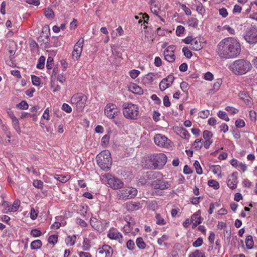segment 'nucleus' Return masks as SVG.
<instances>
[{
    "instance_id": "4c0bfd02",
    "label": "nucleus",
    "mask_w": 257,
    "mask_h": 257,
    "mask_svg": "<svg viewBox=\"0 0 257 257\" xmlns=\"http://www.w3.org/2000/svg\"><path fill=\"white\" fill-rule=\"evenodd\" d=\"M188 24L190 26L196 28L198 24V20L195 18H191L189 19Z\"/></svg>"
},
{
    "instance_id": "39448f33",
    "label": "nucleus",
    "mask_w": 257,
    "mask_h": 257,
    "mask_svg": "<svg viewBox=\"0 0 257 257\" xmlns=\"http://www.w3.org/2000/svg\"><path fill=\"white\" fill-rule=\"evenodd\" d=\"M123 113L127 119H136L139 116L138 106L132 103H124L122 104Z\"/></svg>"
},
{
    "instance_id": "a18cd8bd",
    "label": "nucleus",
    "mask_w": 257,
    "mask_h": 257,
    "mask_svg": "<svg viewBox=\"0 0 257 257\" xmlns=\"http://www.w3.org/2000/svg\"><path fill=\"white\" fill-rule=\"evenodd\" d=\"M33 184L37 188L42 189L43 188V182L40 180H34Z\"/></svg>"
},
{
    "instance_id": "69168bd1",
    "label": "nucleus",
    "mask_w": 257,
    "mask_h": 257,
    "mask_svg": "<svg viewBox=\"0 0 257 257\" xmlns=\"http://www.w3.org/2000/svg\"><path fill=\"white\" fill-rule=\"evenodd\" d=\"M62 109L67 113H70L72 111L71 107L67 103H64L62 105Z\"/></svg>"
},
{
    "instance_id": "c756f323",
    "label": "nucleus",
    "mask_w": 257,
    "mask_h": 257,
    "mask_svg": "<svg viewBox=\"0 0 257 257\" xmlns=\"http://www.w3.org/2000/svg\"><path fill=\"white\" fill-rule=\"evenodd\" d=\"M76 238V237L75 235L67 236L65 239L66 243L70 246L73 245L75 244Z\"/></svg>"
},
{
    "instance_id": "7ed1b4c3",
    "label": "nucleus",
    "mask_w": 257,
    "mask_h": 257,
    "mask_svg": "<svg viewBox=\"0 0 257 257\" xmlns=\"http://www.w3.org/2000/svg\"><path fill=\"white\" fill-rule=\"evenodd\" d=\"M97 163L103 170L108 171L112 165V159L109 151L104 150L98 154L96 157Z\"/></svg>"
},
{
    "instance_id": "13d9d810",
    "label": "nucleus",
    "mask_w": 257,
    "mask_h": 257,
    "mask_svg": "<svg viewBox=\"0 0 257 257\" xmlns=\"http://www.w3.org/2000/svg\"><path fill=\"white\" fill-rule=\"evenodd\" d=\"M135 243L133 240L130 239L126 242L127 248L131 250H133L135 247Z\"/></svg>"
},
{
    "instance_id": "052dcab7",
    "label": "nucleus",
    "mask_w": 257,
    "mask_h": 257,
    "mask_svg": "<svg viewBox=\"0 0 257 257\" xmlns=\"http://www.w3.org/2000/svg\"><path fill=\"white\" fill-rule=\"evenodd\" d=\"M140 73V72L139 70L134 69V70H131L130 72V75L132 78L135 79L138 76V75H139Z\"/></svg>"
},
{
    "instance_id": "3c124183",
    "label": "nucleus",
    "mask_w": 257,
    "mask_h": 257,
    "mask_svg": "<svg viewBox=\"0 0 257 257\" xmlns=\"http://www.w3.org/2000/svg\"><path fill=\"white\" fill-rule=\"evenodd\" d=\"M203 239L201 237H199L196 240H195L193 243V246L194 247H199V246H200L202 244H203Z\"/></svg>"
},
{
    "instance_id": "0e129e2a",
    "label": "nucleus",
    "mask_w": 257,
    "mask_h": 257,
    "mask_svg": "<svg viewBox=\"0 0 257 257\" xmlns=\"http://www.w3.org/2000/svg\"><path fill=\"white\" fill-rule=\"evenodd\" d=\"M199 115L200 117L205 118L209 115V111L208 110H202L199 113Z\"/></svg>"
},
{
    "instance_id": "58836bf2",
    "label": "nucleus",
    "mask_w": 257,
    "mask_h": 257,
    "mask_svg": "<svg viewBox=\"0 0 257 257\" xmlns=\"http://www.w3.org/2000/svg\"><path fill=\"white\" fill-rule=\"evenodd\" d=\"M157 75V74L154 73H149L146 75L145 79L149 83H152L155 79V77Z\"/></svg>"
},
{
    "instance_id": "864d4df0",
    "label": "nucleus",
    "mask_w": 257,
    "mask_h": 257,
    "mask_svg": "<svg viewBox=\"0 0 257 257\" xmlns=\"http://www.w3.org/2000/svg\"><path fill=\"white\" fill-rule=\"evenodd\" d=\"M235 125L237 127L242 128L245 126V122L243 119H237L235 121Z\"/></svg>"
},
{
    "instance_id": "b1692460",
    "label": "nucleus",
    "mask_w": 257,
    "mask_h": 257,
    "mask_svg": "<svg viewBox=\"0 0 257 257\" xmlns=\"http://www.w3.org/2000/svg\"><path fill=\"white\" fill-rule=\"evenodd\" d=\"M164 55L165 60L169 62H173L175 60V56L173 52L170 53L167 51H164Z\"/></svg>"
},
{
    "instance_id": "6ab92c4d",
    "label": "nucleus",
    "mask_w": 257,
    "mask_h": 257,
    "mask_svg": "<svg viewBox=\"0 0 257 257\" xmlns=\"http://www.w3.org/2000/svg\"><path fill=\"white\" fill-rule=\"evenodd\" d=\"M202 43L200 40L196 38H194L193 42H192L190 49L195 51H199L202 49Z\"/></svg>"
},
{
    "instance_id": "338daca9",
    "label": "nucleus",
    "mask_w": 257,
    "mask_h": 257,
    "mask_svg": "<svg viewBox=\"0 0 257 257\" xmlns=\"http://www.w3.org/2000/svg\"><path fill=\"white\" fill-rule=\"evenodd\" d=\"M41 234V232L37 229H33L31 231V234L34 237H39Z\"/></svg>"
},
{
    "instance_id": "680f3d73",
    "label": "nucleus",
    "mask_w": 257,
    "mask_h": 257,
    "mask_svg": "<svg viewBox=\"0 0 257 257\" xmlns=\"http://www.w3.org/2000/svg\"><path fill=\"white\" fill-rule=\"evenodd\" d=\"M249 115L251 121L255 122L256 120V113L254 110H250Z\"/></svg>"
},
{
    "instance_id": "ea45409f",
    "label": "nucleus",
    "mask_w": 257,
    "mask_h": 257,
    "mask_svg": "<svg viewBox=\"0 0 257 257\" xmlns=\"http://www.w3.org/2000/svg\"><path fill=\"white\" fill-rule=\"evenodd\" d=\"M32 82L34 85L39 86L40 84L41 79L39 77L35 76L32 75L31 76Z\"/></svg>"
},
{
    "instance_id": "6e6552de",
    "label": "nucleus",
    "mask_w": 257,
    "mask_h": 257,
    "mask_svg": "<svg viewBox=\"0 0 257 257\" xmlns=\"http://www.w3.org/2000/svg\"><path fill=\"white\" fill-rule=\"evenodd\" d=\"M105 178L109 187L114 190H118L123 187V182L119 179L114 177L109 173H106L103 175Z\"/></svg>"
},
{
    "instance_id": "79ce46f5",
    "label": "nucleus",
    "mask_w": 257,
    "mask_h": 257,
    "mask_svg": "<svg viewBox=\"0 0 257 257\" xmlns=\"http://www.w3.org/2000/svg\"><path fill=\"white\" fill-rule=\"evenodd\" d=\"M194 165L195 167L196 173L199 175L202 174L203 171L199 162L198 161H196L194 164Z\"/></svg>"
},
{
    "instance_id": "f03ea898",
    "label": "nucleus",
    "mask_w": 257,
    "mask_h": 257,
    "mask_svg": "<svg viewBox=\"0 0 257 257\" xmlns=\"http://www.w3.org/2000/svg\"><path fill=\"white\" fill-rule=\"evenodd\" d=\"M252 65L250 62L244 59L233 61L229 66V69L235 75H243L251 70Z\"/></svg>"
},
{
    "instance_id": "cd10ccee",
    "label": "nucleus",
    "mask_w": 257,
    "mask_h": 257,
    "mask_svg": "<svg viewBox=\"0 0 257 257\" xmlns=\"http://www.w3.org/2000/svg\"><path fill=\"white\" fill-rule=\"evenodd\" d=\"M245 244L248 249H251L253 247L254 242L251 235H248L245 239Z\"/></svg>"
},
{
    "instance_id": "aec40b11",
    "label": "nucleus",
    "mask_w": 257,
    "mask_h": 257,
    "mask_svg": "<svg viewBox=\"0 0 257 257\" xmlns=\"http://www.w3.org/2000/svg\"><path fill=\"white\" fill-rule=\"evenodd\" d=\"M128 90L133 93L141 95L143 94V90L141 87L136 84L130 85Z\"/></svg>"
},
{
    "instance_id": "bb28decb",
    "label": "nucleus",
    "mask_w": 257,
    "mask_h": 257,
    "mask_svg": "<svg viewBox=\"0 0 257 257\" xmlns=\"http://www.w3.org/2000/svg\"><path fill=\"white\" fill-rule=\"evenodd\" d=\"M42 243L41 240L39 239L35 240L31 243V248L32 249H39L41 247Z\"/></svg>"
},
{
    "instance_id": "c85d7f7f",
    "label": "nucleus",
    "mask_w": 257,
    "mask_h": 257,
    "mask_svg": "<svg viewBox=\"0 0 257 257\" xmlns=\"http://www.w3.org/2000/svg\"><path fill=\"white\" fill-rule=\"evenodd\" d=\"M136 242L138 247L140 249H143L146 248V244L144 242L142 237L138 238Z\"/></svg>"
},
{
    "instance_id": "5701e85b",
    "label": "nucleus",
    "mask_w": 257,
    "mask_h": 257,
    "mask_svg": "<svg viewBox=\"0 0 257 257\" xmlns=\"http://www.w3.org/2000/svg\"><path fill=\"white\" fill-rule=\"evenodd\" d=\"M54 178L60 182L64 183L69 181L71 177L69 175L55 174Z\"/></svg>"
},
{
    "instance_id": "e2e57ef3",
    "label": "nucleus",
    "mask_w": 257,
    "mask_h": 257,
    "mask_svg": "<svg viewBox=\"0 0 257 257\" xmlns=\"http://www.w3.org/2000/svg\"><path fill=\"white\" fill-rule=\"evenodd\" d=\"M181 8L185 12V14L187 16H190L191 15V11L187 8L186 5L182 4L180 5Z\"/></svg>"
},
{
    "instance_id": "bf43d9fd",
    "label": "nucleus",
    "mask_w": 257,
    "mask_h": 257,
    "mask_svg": "<svg viewBox=\"0 0 257 257\" xmlns=\"http://www.w3.org/2000/svg\"><path fill=\"white\" fill-rule=\"evenodd\" d=\"M212 136H213V134H212V133L211 132H209L207 130L204 131L203 132V137L204 139H206V140L209 139L211 138H212Z\"/></svg>"
},
{
    "instance_id": "473e14b6",
    "label": "nucleus",
    "mask_w": 257,
    "mask_h": 257,
    "mask_svg": "<svg viewBox=\"0 0 257 257\" xmlns=\"http://www.w3.org/2000/svg\"><path fill=\"white\" fill-rule=\"evenodd\" d=\"M45 62V57L43 56H41L38 60L37 68L40 69L44 68Z\"/></svg>"
},
{
    "instance_id": "9d476101",
    "label": "nucleus",
    "mask_w": 257,
    "mask_h": 257,
    "mask_svg": "<svg viewBox=\"0 0 257 257\" xmlns=\"http://www.w3.org/2000/svg\"><path fill=\"white\" fill-rule=\"evenodd\" d=\"M245 40L249 44L257 42V27L252 26L248 29L244 35Z\"/></svg>"
},
{
    "instance_id": "393cba45",
    "label": "nucleus",
    "mask_w": 257,
    "mask_h": 257,
    "mask_svg": "<svg viewBox=\"0 0 257 257\" xmlns=\"http://www.w3.org/2000/svg\"><path fill=\"white\" fill-rule=\"evenodd\" d=\"M238 96L240 99L243 100L246 104H249L250 102L251 98L249 96L247 93L244 91H240L238 93Z\"/></svg>"
},
{
    "instance_id": "0eeeda50",
    "label": "nucleus",
    "mask_w": 257,
    "mask_h": 257,
    "mask_svg": "<svg viewBox=\"0 0 257 257\" xmlns=\"http://www.w3.org/2000/svg\"><path fill=\"white\" fill-rule=\"evenodd\" d=\"M87 97L81 93L74 94L71 98V102L76 105L77 110L81 111L85 107Z\"/></svg>"
},
{
    "instance_id": "4be33fe9",
    "label": "nucleus",
    "mask_w": 257,
    "mask_h": 257,
    "mask_svg": "<svg viewBox=\"0 0 257 257\" xmlns=\"http://www.w3.org/2000/svg\"><path fill=\"white\" fill-rule=\"evenodd\" d=\"M222 81L221 79H217L216 81L214 83L212 88L209 90V93L212 94H214L215 92L218 91L222 84Z\"/></svg>"
},
{
    "instance_id": "f3484780",
    "label": "nucleus",
    "mask_w": 257,
    "mask_h": 257,
    "mask_svg": "<svg viewBox=\"0 0 257 257\" xmlns=\"http://www.w3.org/2000/svg\"><path fill=\"white\" fill-rule=\"evenodd\" d=\"M203 218L200 216V211L199 210L191 216V222L193 223L192 228H195L202 222Z\"/></svg>"
},
{
    "instance_id": "a878e982",
    "label": "nucleus",
    "mask_w": 257,
    "mask_h": 257,
    "mask_svg": "<svg viewBox=\"0 0 257 257\" xmlns=\"http://www.w3.org/2000/svg\"><path fill=\"white\" fill-rule=\"evenodd\" d=\"M90 223L91 226L95 229H99L100 222L96 218L91 217L90 220Z\"/></svg>"
},
{
    "instance_id": "37998d69",
    "label": "nucleus",
    "mask_w": 257,
    "mask_h": 257,
    "mask_svg": "<svg viewBox=\"0 0 257 257\" xmlns=\"http://www.w3.org/2000/svg\"><path fill=\"white\" fill-rule=\"evenodd\" d=\"M14 119L12 120L14 127L18 133H20L21 131L19 120L17 118H14Z\"/></svg>"
},
{
    "instance_id": "dca6fc26",
    "label": "nucleus",
    "mask_w": 257,
    "mask_h": 257,
    "mask_svg": "<svg viewBox=\"0 0 257 257\" xmlns=\"http://www.w3.org/2000/svg\"><path fill=\"white\" fill-rule=\"evenodd\" d=\"M107 237L111 239L117 240L120 243L123 242V237L122 234L114 228L109 230Z\"/></svg>"
},
{
    "instance_id": "1a4fd4ad",
    "label": "nucleus",
    "mask_w": 257,
    "mask_h": 257,
    "mask_svg": "<svg viewBox=\"0 0 257 257\" xmlns=\"http://www.w3.org/2000/svg\"><path fill=\"white\" fill-rule=\"evenodd\" d=\"M138 190L134 187L124 188L119 190L117 193V196L119 200H127L134 198L136 196Z\"/></svg>"
},
{
    "instance_id": "ddd939ff",
    "label": "nucleus",
    "mask_w": 257,
    "mask_h": 257,
    "mask_svg": "<svg viewBox=\"0 0 257 257\" xmlns=\"http://www.w3.org/2000/svg\"><path fill=\"white\" fill-rule=\"evenodd\" d=\"M84 40L83 38H80L78 42L74 46L73 51L72 52V57L74 59L77 60L80 56L82 51Z\"/></svg>"
},
{
    "instance_id": "f8f14e48",
    "label": "nucleus",
    "mask_w": 257,
    "mask_h": 257,
    "mask_svg": "<svg viewBox=\"0 0 257 257\" xmlns=\"http://www.w3.org/2000/svg\"><path fill=\"white\" fill-rule=\"evenodd\" d=\"M113 253L112 248L107 244L103 245L97 251V255L98 257H112Z\"/></svg>"
},
{
    "instance_id": "a211bd4d",
    "label": "nucleus",
    "mask_w": 257,
    "mask_h": 257,
    "mask_svg": "<svg viewBox=\"0 0 257 257\" xmlns=\"http://www.w3.org/2000/svg\"><path fill=\"white\" fill-rule=\"evenodd\" d=\"M237 172L233 173L230 177L227 180V185L230 189H234L236 188L237 183Z\"/></svg>"
},
{
    "instance_id": "a19ab883",
    "label": "nucleus",
    "mask_w": 257,
    "mask_h": 257,
    "mask_svg": "<svg viewBox=\"0 0 257 257\" xmlns=\"http://www.w3.org/2000/svg\"><path fill=\"white\" fill-rule=\"evenodd\" d=\"M208 184L209 186L213 187L215 189H217L219 187V183L213 180H210L208 182Z\"/></svg>"
},
{
    "instance_id": "412c9836",
    "label": "nucleus",
    "mask_w": 257,
    "mask_h": 257,
    "mask_svg": "<svg viewBox=\"0 0 257 257\" xmlns=\"http://www.w3.org/2000/svg\"><path fill=\"white\" fill-rule=\"evenodd\" d=\"M126 207L128 211H133L138 210L140 208V203L136 202H129L126 203Z\"/></svg>"
},
{
    "instance_id": "f704fd0d",
    "label": "nucleus",
    "mask_w": 257,
    "mask_h": 257,
    "mask_svg": "<svg viewBox=\"0 0 257 257\" xmlns=\"http://www.w3.org/2000/svg\"><path fill=\"white\" fill-rule=\"evenodd\" d=\"M45 16L46 18L50 19H53L54 17V13L52 9H47L44 12Z\"/></svg>"
},
{
    "instance_id": "72a5a7b5",
    "label": "nucleus",
    "mask_w": 257,
    "mask_h": 257,
    "mask_svg": "<svg viewBox=\"0 0 257 257\" xmlns=\"http://www.w3.org/2000/svg\"><path fill=\"white\" fill-rule=\"evenodd\" d=\"M212 169L213 173L217 175H220L221 174V167L219 165H212L210 167Z\"/></svg>"
},
{
    "instance_id": "4d7b16f0",
    "label": "nucleus",
    "mask_w": 257,
    "mask_h": 257,
    "mask_svg": "<svg viewBox=\"0 0 257 257\" xmlns=\"http://www.w3.org/2000/svg\"><path fill=\"white\" fill-rule=\"evenodd\" d=\"M184 31H185V28L183 26H181V25L178 26L177 27V29L176 31V35L178 36H181V34H182L184 33Z\"/></svg>"
},
{
    "instance_id": "c9c22d12",
    "label": "nucleus",
    "mask_w": 257,
    "mask_h": 257,
    "mask_svg": "<svg viewBox=\"0 0 257 257\" xmlns=\"http://www.w3.org/2000/svg\"><path fill=\"white\" fill-rule=\"evenodd\" d=\"M217 115L218 117L222 119H223L226 121H228L229 120V118L225 111H219Z\"/></svg>"
},
{
    "instance_id": "49530a36",
    "label": "nucleus",
    "mask_w": 257,
    "mask_h": 257,
    "mask_svg": "<svg viewBox=\"0 0 257 257\" xmlns=\"http://www.w3.org/2000/svg\"><path fill=\"white\" fill-rule=\"evenodd\" d=\"M17 106L21 109H27L28 108L29 105L26 101L23 100L18 104Z\"/></svg>"
},
{
    "instance_id": "774afa93",
    "label": "nucleus",
    "mask_w": 257,
    "mask_h": 257,
    "mask_svg": "<svg viewBox=\"0 0 257 257\" xmlns=\"http://www.w3.org/2000/svg\"><path fill=\"white\" fill-rule=\"evenodd\" d=\"M78 254L79 257H92L91 254L88 252L80 251Z\"/></svg>"
},
{
    "instance_id": "f257e3e1",
    "label": "nucleus",
    "mask_w": 257,
    "mask_h": 257,
    "mask_svg": "<svg viewBox=\"0 0 257 257\" xmlns=\"http://www.w3.org/2000/svg\"><path fill=\"white\" fill-rule=\"evenodd\" d=\"M240 43L236 39L231 37L223 39L217 46L216 52L221 58H236L240 54Z\"/></svg>"
},
{
    "instance_id": "2f4dec72",
    "label": "nucleus",
    "mask_w": 257,
    "mask_h": 257,
    "mask_svg": "<svg viewBox=\"0 0 257 257\" xmlns=\"http://www.w3.org/2000/svg\"><path fill=\"white\" fill-rule=\"evenodd\" d=\"M156 219V223L158 225H165L166 223L165 219L161 216L160 214H156L155 216Z\"/></svg>"
},
{
    "instance_id": "5fc2aeb1",
    "label": "nucleus",
    "mask_w": 257,
    "mask_h": 257,
    "mask_svg": "<svg viewBox=\"0 0 257 257\" xmlns=\"http://www.w3.org/2000/svg\"><path fill=\"white\" fill-rule=\"evenodd\" d=\"M180 87L183 92H187L189 88V84L185 81H183L180 84Z\"/></svg>"
},
{
    "instance_id": "603ef678",
    "label": "nucleus",
    "mask_w": 257,
    "mask_h": 257,
    "mask_svg": "<svg viewBox=\"0 0 257 257\" xmlns=\"http://www.w3.org/2000/svg\"><path fill=\"white\" fill-rule=\"evenodd\" d=\"M168 239V236L166 235H163L158 239V243L160 245L162 246L164 244V241Z\"/></svg>"
},
{
    "instance_id": "c03bdc74",
    "label": "nucleus",
    "mask_w": 257,
    "mask_h": 257,
    "mask_svg": "<svg viewBox=\"0 0 257 257\" xmlns=\"http://www.w3.org/2000/svg\"><path fill=\"white\" fill-rule=\"evenodd\" d=\"M182 52L184 56L187 58H190L192 56L191 51L187 47H184L182 49Z\"/></svg>"
},
{
    "instance_id": "4468645a",
    "label": "nucleus",
    "mask_w": 257,
    "mask_h": 257,
    "mask_svg": "<svg viewBox=\"0 0 257 257\" xmlns=\"http://www.w3.org/2000/svg\"><path fill=\"white\" fill-rule=\"evenodd\" d=\"M174 77L173 75H169L166 78H164L160 83L159 87L161 91H164L170 87L174 80Z\"/></svg>"
},
{
    "instance_id": "20e7f679",
    "label": "nucleus",
    "mask_w": 257,
    "mask_h": 257,
    "mask_svg": "<svg viewBox=\"0 0 257 257\" xmlns=\"http://www.w3.org/2000/svg\"><path fill=\"white\" fill-rule=\"evenodd\" d=\"M148 158L151 163L152 166H151V168L154 169H162L166 164L167 161V156L164 153L153 154L149 155Z\"/></svg>"
},
{
    "instance_id": "09e8293b",
    "label": "nucleus",
    "mask_w": 257,
    "mask_h": 257,
    "mask_svg": "<svg viewBox=\"0 0 257 257\" xmlns=\"http://www.w3.org/2000/svg\"><path fill=\"white\" fill-rule=\"evenodd\" d=\"M53 58L52 57H49L47 59L46 67L48 69H51L53 66Z\"/></svg>"
},
{
    "instance_id": "2eb2a0df",
    "label": "nucleus",
    "mask_w": 257,
    "mask_h": 257,
    "mask_svg": "<svg viewBox=\"0 0 257 257\" xmlns=\"http://www.w3.org/2000/svg\"><path fill=\"white\" fill-rule=\"evenodd\" d=\"M152 187L155 189L164 190L170 187V184L164 180L157 179L153 181L151 184Z\"/></svg>"
},
{
    "instance_id": "6e6d98bb",
    "label": "nucleus",
    "mask_w": 257,
    "mask_h": 257,
    "mask_svg": "<svg viewBox=\"0 0 257 257\" xmlns=\"http://www.w3.org/2000/svg\"><path fill=\"white\" fill-rule=\"evenodd\" d=\"M180 136L184 139H188L189 137V134L185 128H182L180 132Z\"/></svg>"
},
{
    "instance_id": "de8ad7c7",
    "label": "nucleus",
    "mask_w": 257,
    "mask_h": 257,
    "mask_svg": "<svg viewBox=\"0 0 257 257\" xmlns=\"http://www.w3.org/2000/svg\"><path fill=\"white\" fill-rule=\"evenodd\" d=\"M58 240L57 235H52L49 237L48 242L52 244H55L57 243Z\"/></svg>"
},
{
    "instance_id": "8fccbe9b",
    "label": "nucleus",
    "mask_w": 257,
    "mask_h": 257,
    "mask_svg": "<svg viewBox=\"0 0 257 257\" xmlns=\"http://www.w3.org/2000/svg\"><path fill=\"white\" fill-rule=\"evenodd\" d=\"M20 205V202L18 200H16L13 203V206L11 208L9 209V210L10 211H16L18 210V207Z\"/></svg>"
},
{
    "instance_id": "e433bc0d",
    "label": "nucleus",
    "mask_w": 257,
    "mask_h": 257,
    "mask_svg": "<svg viewBox=\"0 0 257 257\" xmlns=\"http://www.w3.org/2000/svg\"><path fill=\"white\" fill-rule=\"evenodd\" d=\"M189 257H205V254L197 249L190 254Z\"/></svg>"
},
{
    "instance_id": "9b49d317",
    "label": "nucleus",
    "mask_w": 257,
    "mask_h": 257,
    "mask_svg": "<svg viewBox=\"0 0 257 257\" xmlns=\"http://www.w3.org/2000/svg\"><path fill=\"white\" fill-rule=\"evenodd\" d=\"M156 145L160 147L168 148L171 146V141L165 136L158 134L154 137Z\"/></svg>"
},
{
    "instance_id": "7c9ffc66",
    "label": "nucleus",
    "mask_w": 257,
    "mask_h": 257,
    "mask_svg": "<svg viewBox=\"0 0 257 257\" xmlns=\"http://www.w3.org/2000/svg\"><path fill=\"white\" fill-rule=\"evenodd\" d=\"M90 240L87 238H84L83 241V245L82 246L83 250H89L90 248Z\"/></svg>"
},
{
    "instance_id": "423d86ee",
    "label": "nucleus",
    "mask_w": 257,
    "mask_h": 257,
    "mask_svg": "<svg viewBox=\"0 0 257 257\" xmlns=\"http://www.w3.org/2000/svg\"><path fill=\"white\" fill-rule=\"evenodd\" d=\"M104 113L108 118L113 119V121L116 124L118 125L121 124L120 121H117L114 120L116 117L120 113L119 110L117 108L115 104L113 103L107 104L104 108Z\"/></svg>"
}]
</instances>
